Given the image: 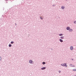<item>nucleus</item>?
<instances>
[{"instance_id": "1", "label": "nucleus", "mask_w": 76, "mask_h": 76, "mask_svg": "<svg viewBox=\"0 0 76 76\" xmlns=\"http://www.w3.org/2000/svg\"><path fill=\"white\" fill-rule=\"evenodd\" d=\"M61 66H65V67H67V65H66V64H61Z\"/></svg>"}, {"instance_id": "2", "label": "nucleus", "mask_w": 76, "mask_h": 76, "mask_svg": "<svg viewBox=\"0 0 76 76\" xmlns=\"http://www.w3.org/2000/svg\"><path fill=\"white\" fill-rule=\"evenodd\" d=\"M70 49L71 50H72L73 49V46H71L70 47Z\"/></svg>"}, {"instance_id": "3", "label": "nucleus", "mask_w": 76, "mask_h": 76, "mask_svg": "<svg viewBox=\"0 0 76 76\" xmlns=\"http://www.w3.org/2000/svg\"><path fill=\"white\" fill-rule=\"evenodd\" d=\"M69 66L71 67H75V65H73L72 64H70Z\"/></svg>"}, {"instance_id": "4", "label": "nucleus", "mask_w": 76, "mask_h": 76, "mask_svg": "<svg viewBox=\"0 0 76 76\" xmlns=\"http://www.w3.org/2000/svg\"><path fill=\"white\" fill-rule=\"evenodd\" d=\"M66 29H67V30H69V29H70V28L69 27H67L66 28Z\"/></svg>"}, {"instance_id": "5", "label": "nucleus", "mask_w": 76, "mask_h": 76, "mask_svg": "<svg viewBox=\"0 0 76 76\" xmlns=\"http://www.w3.org/2000/svg\"><path fill=\"white\" fill-rule=\"evenodd\" d=\"M29 62L30 63H32V61L30 60L29 61Z\"/></svg>"}, {"instance_id": "6", "label": "nucleus", "mask_w": 76, "mask_h": 76, "mask_svg": "<svg viewBox=\"0 0 76 76\" xmlns=\"http://www.w3.org/2000/svg\"><path fill=\"white\" fill-rule=\"evenodd\" d=\"M45 69V67H44L41 68L42 70H44Z\"/></svg>"}, {"instance_id": "7", "label": "nucleus", "mask_w": 76, "mask_h": 76, "mask_svg": "<svg viewBox=\"0 0 76 76\" xmlns=\"http://www.w3.org/2000/svg\"><path fill=\"white\" fill-rule=\"evenodd\" d=\"M60 42H63V40L61 39H60Z\"/></svg>"}, {"instance_id": "8", "label": "nucleus", "mask_w": 76, "mask_h": 76, "mask_svg": "<svg viewBox=\"0 0 76 76\" xmlns=\"http://www.w3.org/2000/svg\"><path fill=\"white\" fill-rule=\"evenodd\" d=\"M72 31H73V30H72V29H71L69 30V32H72Z\"/></svg>"}, {"instance_id": "9", "label": "nucleus", "mask_w": 76, "mask_h": 76, "mask_svg": "<svg viewBox=\"0 0 76 76\" xmlns=\"http://www.w3.org/2000/svg\"><path fill=\"white\" fill-rule=\"evenodd\" d=\"M61 8L62 9H64V7H62Z\"/></svg>"}, {"instance_id": "10", "label": "nucleus", "mask_w": 76, "mask_h": 76, "mask_svg": "<svg viewBox=\"0 0 76 76\" xmlns=\"http://www.w3.org/2000/svg\"><path fill=\"white\" fill-rule=\"evenodd\" d=\"M61 39H64V37H61Z\"/></svg>"}, {"instance_id": "11", "label": "nucleus", "mask_w": 76, "mask_h": 76, "mask_svg": "<svg viewBox=\"0 0 76 76\" xmlns=\"http://www.w3.org/2000/svg\"><path fill=\"white\" fill-rule=\"evenodd\" d=\"M73 71H75L76 72V69H73Z\"/></svg>"}, {"instance_id": "12", "label": "nucleus", "mask_w": 76, "mask_h": 76, "mask_svg": "<svg viewBox=\"0 0 76 76\" xmlns=\"http://www.w3.org/2000/svg\"><path fill=\"white\" fill-rule=\"evenodd\" d=\"M59 36H63V34H59Z\"/></svg>"}, {"instance_id": "13", "label": "nucleus", "mask_w": 76, "mask_h": 76, "mask_svg": "<svg viewBox=\"0 0 76 76\" xmlns=\"http://www.w3.org/2000/svg\"><path fill=\"white\" fill-rule=\"evenodd\" d=\"M42 64H45V62H43V63H42Z\"/></svg>"}, {"instance_id": "14", "label": "nucleus", "mask_w": 76, "mask_h": 76, "mask_svg": "<svg viewBox=\"0 0 76 76\" xmlns=\"http://www.w3.org/2000/svg\"><path fill=\"white\" fill-rule=\"evenodd\" d=\"M9 47H12V45L10 44L9 45Z\"/></svg>"}, {"instance_id": "15", "label": "nucleus", "mask_w": 76, "mask_h": 76, "mask_svg": "<svg viewBox=\"0 0 76 76\" xmlns=\"http://www.w3.org/2000/svg\"><path fill=\"white\" fill-rule=\"evenodd\" d=\"M13 43H14V42H11V44H13Z\"/></svg>"}, {"instance_id": "16", "label": "nucleus", "mask_w": 76, "mask_h": 76, "mask_svg": "<svg viewBox=\"0 0 76 76\" xmlns=\"http://www.w3.org/2000/svg\"><path fill=\"white\" fill-rule=\"evenodd\" d=\"M1 57H0V61H1Z\"/></svg>"}, {"instance_id": "17", "label": "nucleus", "mask_w": 76, "mask_h": 76, "mask_svg": "<svg viewBox=\"0 0 76 76\" xmlns=\"http://www.w3.org/2000/svg\"><path fill=\"white\" fill-rule=\"evenodd\" d=\"M59 73H60V72H61V71H59Z\"/></svg>"}, {"instance_id": "18", "label": "nucleus", "mask_w": 76, "mask_h": 76, "mask_svg": "<svg viewBox=\"0 0 76 76\" xmlns=\"http://www.w3.org/2000/svg\"><path fill=\"white\" fill-rule=\"evenodd\" d=\"M7 1V0H6Z\"/></svg>"}, {"instance_id": "19", "label": "nucleus", "mask_w": 76, "mask_h": 76, "mask_svg": "<svg viewBox=\"0 0 76 76\" xmlns=\"http://www.w3.org/2000/svg\"><path fill=\"white\" fill-rule=\"evenodd\" d=\"M75 76H76V75Z\"/></svg>"}]
</instances>
